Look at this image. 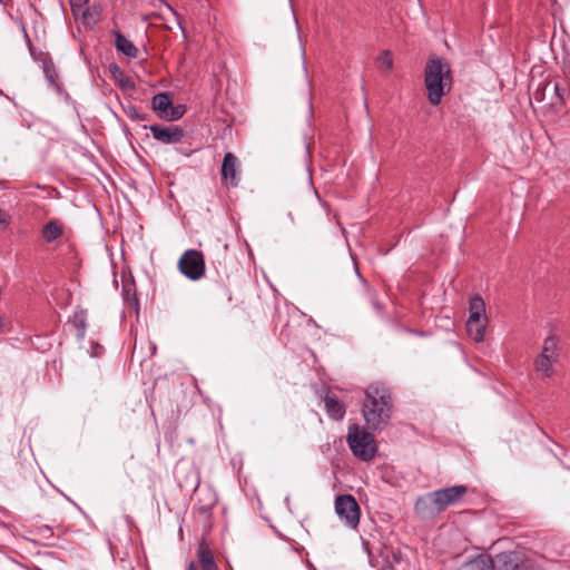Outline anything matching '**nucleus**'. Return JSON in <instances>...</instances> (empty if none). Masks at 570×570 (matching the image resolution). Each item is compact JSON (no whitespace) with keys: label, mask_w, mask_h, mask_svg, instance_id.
Here are the masks:
<instances>
[{"label":"nucleus","mask_w":570,"mask_h":570,"mask_svg":"<svg viewBox=\"0 0 570 570\" xmlns=\"http://www.w3.org/2000/svg\"><path fill=\"white\" fill-rule=\"evenodd\" d=\"M362 415L368 430H382L390 421L393 402L390 389L384 384H371L365 390Z\"/></svg>","instance_id":"1"},{"label":"nucleus","mask_w":570,"mask_h":570,"mask_svg":"<svg viewBox=\"0 0 570 570\" xmlns=\"http://www.w3.org/2000/svg\"><path fill=\"white\" fill-rule=\"evenodd\" d=\"M424 83L429 102L438 106L452 87V72L449 62L440 57L430 58L425 66Z\"/></svg>","instance_id":"2"},{"label":"nucleus","mask_w":570,"mask_h":570,"mask_svg":"<svg viewBox=\"0 0 570 570\" xmlns=\"http://www.w3.org/2000/svg\"><path fill=\"white\" fill-rule=\"evenodd\" d=\"M560 360L559 340L550 335L543 341L541 353L533 360V368L542 379L554 375V364Z\"/></svg>","instance_id":"3"},{"label":"nucleus","mask_w":570,"mask_h":570,"mask_svg":"<svg viewBox=\"0 0 570 570\" xmlns=\"http://www.w3.org/2000/svg\"><path fill=\"white\" fill-rule=\"evenodd\" d=\"M346 441L350 450L356 458L363 461H370L374 458L377 450L375 439L370 432L357 424L348 428Z\"/></svg>","instance_id":"4"},{"label":"nucleus","mask_w":570,"mask_h":570,"mask_svg":"<svg viewBox=\"0 0 570 570\" xmlns=\"http://www.w3.org/2000/svg\"><path fill=\"white\" fill-rule=\"evenodd\" d=\"M335 512L351 529L358 527L361 509L352 494H340L335 498Z\"/></svg>","instance_id":"5"},{"label":"nucleus","mask_w":570,"mask_h":570,"mask_svg":"<svg viewBox=\"0 0 570 570\" xmlns=\"http://www.w3.org/2000/svg\"><path fill=\"white\" fill-rule=\"evenodd\" d=\"M180 273L191 281H198L205 275V261L202 252L197 249L186 250L179 262Z\"/></svg>","instance_id":"6"},{"label":"nucleus","mask_w":570,"mask_h":570,"mask_svg":"<svg viewBox=\"0 0 570 570\" xmlns=\"http://www.w3.org/2000/svg\"><path fill=\"white\" fill-rule=\"evenodd\" d=\"M145 129H149L153 138L164 145H176L183 141L185 137V130L177 125L160 126L150 125L145 126Z\"/></svg>","instance_id":"7"},{"label":"nucleus","mask_w":570,"mask_h":570,"mask_svg":"<svg viewBox=\"0 0 570 570\" xmlns=\"http://www.w3.org/2000/svg\"><path fill=\"white\" fill-rule=\"evenodd\" d=\"M466 492L468 488L460 484L432 491L431 495L434 498V501L441 512H443L448 507L458 503Z\"/></svg>","instance_id":"8"},{"label":"nucleus","mask_w":570,"mask_h":570,"mask_svg":"<svg viewBox=\"0 0 570 570\" xmlns=\"http://www.w3.org/2000/svg\"><path fill=\"white\" fill-rule=\"evenodd\" d=\"M222 183L226 187L238 185V160L233 153H226L220 168Z\"/></svg>","instance_id":"9"},{"label":"nucleus","mask_w":570,"mask_h":570,"mask_svg":"<svg viewBox=\"0 0 570 570\" xmlns=\"http://www.w3.org/2000/svg\"><path fill=\"white\" fill-rule=\"evenodd\" d=\"M414 511L421 519H433L441 513L431 492L417 498L414 504Z\"/></svg>","instance_id":"10"},{"label":"nucleus","mask_w":570,"mask_h":570,"mask_svg":"<svg viewBox=\"0 0 570 570\" xmlns=\"http://www.w3.org/2000/svg\"><path fill=\"white\" fill-rule=\"evenodd\" d=\"M196 554L200 570H218L214 552L205 540L198 544Z\"/></svg>","instance_id":"11"},{"label":"nucleus","mask_w":570,"mask_h":570,"mask_svg":"<svg viewBox=\"0 0 570 570\" xmlns=\"http://www.w3.org/2000/svg\"><path fill=\"white\" fill-rule=\"evenodd\" d=\"M493 563L494 570H517L521 566L518 554L513 551L498 553Z\"/></svg>","instance_id":"12"},{"label":"nucleus","mask_w":570,"mask_h":570,"mask_svg":"<svg viewBox=\"0 0 570 570\" xmlns=\"http://www.w3.org/2000/svg\"><path fill=\"white\" fill-rule=\"evenodd\" d=\"M456 570H494V563L489 554H478L468 559Z\"/></svg>","instance_id":"13"},{"label":"nucleus","mask_w":570,"mask_h":570,"mask_svg":"<svg viewBox=\"0 0 570 570\" xmlns=\"http://www.w3.org/2000/svg\"><path fill=\"white\" fill-rule=\"evenodd\" d=\"M324 403L330 417L337 421L344 417L345 406L335 394L327 392L324 397Z\"/></svg>","instance_id":"14"},{"label":"nucleus","mask_w":570,"mask_h":570,"mask_svg":"<svg viewBox=\"0 0 570 570\" xmlns=\"http://www.w3.org/2000/svg\"><path fill=\"white\" fill-rule=\"evenodd\" d=\"M488 318H468L466 332L475 342H482L485 335Z\"/></svg>","instance_id":"15"},{"label":"nucleus","mask_w":570,"mask_h":570,"mask_svg":"<svg viewBox=\"0 0 570 570\" xmlns=\"http://www.w3.org/2000/svg\"><path fill=\"white\" fill-rule=\"evenodd\" d=\"M63 224L58 219H52L41 228V237L46 243H52L61 237Z\"/></svg>","instance_id":"16"},{"label":"nucleus","mask_w":570,"mask_h":570,"mask_svg":"<svg viewBox=\"0 0 570 570\" xmlns=\"http://www.w3.org/2000/svg\"><path fill=\"white\" fill-rule=\"evenodd\" d=\"M114 35L116 49L129 58H137L139 52L137 47L120 31H115Z\"/></svg>","instance_id":"17"},{"label":"nucleus","mask_w":570,"mask_h":570,"mask_svg":"<svg viewBox=\"0 0 570 570\" xmlns=\"http://www.w3.org/2000/svg\"><path fill=\"white\" fill-rule=\"evenodd\" d=\"M171 104L173 101L169 92H159L155 95L151 100L153 109L159 118H161V114H167Z\"/></svg>","instance_id":"18"},{"label":"nucleus","mask_w":570,"mask_h":570,"mask_svg":"<svg viewBox=\"0 0 570 570\" xmlns=\"http://www.w3.org/2000/svg\"><path fill=\"white\" fill-rule=\"evenodd\" d=\"M469 318H487L485 304L480 295H473L469 302Z\"/></svg>","instance_id":"19"},{"label":"nucleus","mask_w":570,"mask_h":570,"mask_svg":"<svg viewBox=\"0 0 570 570\" xmlns=\"http://www.w3.org/2000/svg\"><path fill=\"white\" fill-rule=\"evenodd\" d=\"M186 112V107L184 105H176L174 106L171 104V107L167 111V114H161V119H165L167 121H176L179 120L184 114Z\"/></svg>","instance_id":"20"},{"label":"nucleus","mask_w":570,"mask_h":570,"mask_svg":"<svg viewBox=\"0 0 570 570\" xmlns=\"http://www.w3.org/2000/svg\"><path fill=\"white\" fill-rule=\"evenodd\" d=\"M43 72L48 79V81L55 86V87H59V83H58V73L56 71V68H55V65L51 60L49 61H45L43 62Z\"/></svg>","instance_id":"21"},{"label":"nucleus","mask_w":570,"mask_h":570,"mask_svg":"<svg viewBox=\"0 0 570 570\" xmlns=\"http://www.w3.org/2000/svg\"><path fill=\"white\" fill-rule=\"evenodd\" d=\"M366 295H367V298L371 302V305L373 306V308L377 313H382L384 309L383 304L377 299L376 293L372 288H370L367 285H366Z\"/></svg>","instance_id":"22"},{"label":"nucleus","mask_w":570,"mask_h":570,"mask_svg":"<svg viewBox=\"0 0 570 570\" xmlns=\"http://www.w3.org/2000/svg\"><path fill=\"white\" fill-rule=\"evenodd\" d=\"M377 60L381 67L385 68L386 71H391L393 69V58L389 50L383 51Z\"/></svg>","instance_id":"23"},{"label":"nucleus","mask_w":570,"mask_h":570,"mask_svg":"<svg viewBox=\"0 0 570 570\" xmlns=\"http://www.w3.org/2000/svg\"><path fill=\"white\" fill-rule=\"evenodd\" d=\"M131 286L132 284L124 285V296L129 305L138 306V298L135 292L131 293Z\"/></svg>","instance_id":"24"},{"label":"nucleus","mask_w":570,"mask_h":570,"mask_svg":"<svg viewBox=\"0 0 570 570\" xmlns=\"http://www.w3.org/2000/svg\"><path fill=\"white\" fill-rule=\"evenodd\" d=\"M126 115H127L130 119H132V120H139V121H141V120H145V119H146V116L140 115V114L138 112V110L136 109V107H134V106H131V107H129L128 109H126Z\"/></svg>","instance_id":"25"},{"label":"nucleus","mask_w":570,"mask_h":570,"mask_svg":"<svg viewBox=\"0 0 570 570\" xmlns=\"http://www.w3.org/2000/svg\"><path fill=\"white\" fill-rule=\"evenodd\" d=\"M73 13H78L87 4L88 0H69Z\"/></svg>","instance_id":"26"},{"label":"nucleus","mask_w":570,"mask_h":570,"mask_svg":"<svg viewBox=\"0 0 570 570\" xmlns=\"http://www.w3.org/2000/svg\"><path fill=\"white\" fill-rule=\"evenodd\" d=\"M554 94L560 104H564V89L559 83H554Z\"/></svg>","instance_id":"27"},{"label":"nucleus","mask_w":570,"mask_h":570,"mask_svg":"<svg viewBox=\"0 0 570 570\" xmlns=\"http://www.w3.org/2000/svg\"><path fill=\"white\" fill-rule=\"evenodd\" d=\"M82 21L85 24H90V23H96V18L92 17L91 12L89 9H86L83 12H82Z\"/></svg>","instance_id":"28"},{"label":"nucleus","mask_w":570,"mask_h":570,"mask_svg":"<svg viewBox=\"0 0 570 570\" xmlns=\"http://www.w3.org/2000/svg\"><path fill=\"white\" fill-rule=\"evenodd\" d=\"M7 223V215L0 210V224Z\"/></svg>","instance_id":"29"},{"label":"nucleus","mask_w":570,"mask_h":570,"mask_svg":"<svg viewBox=\"0 0 570 570\" xmlns=\"http://www.w3.org/2000/svg\"><path fill=\"white\" fill-rule=\"evenodd\" d=\"M124 87H131L130 80L127 78L126 80H121Z\"/></svg>","instance_id":"30"},{"label":"nucleus","mask_w":570,"mask_h":570,"mask_svg":"<svg viewBox=\"0 0 570 570\" xmlns=\"http://www.w3.org/2000/svg\"><path fill=\"white\" fill-rule=\"evenodd\" d=\"M186 570H196V566L194 562H189Z\"/></svg>","instance_id":"31"},{"label":"nucleus","mask_w":570,"mask_h":570,"mask_svg":"<svg viewBox=\"0 0 570 570\" xmlns=\"http://www.w3.org/2000/svg\"><path fill=\"white\" fill-rule=\"evenodd\" d=\"M517 570H532L528 567H524L523 564H521Z\"/></svg>","instance_id":"32"},{"label":"nucleus","mask_w":570,"mask_h":570,"mask_svg":"<svg viewBox=\"0 0 570 570\" xmlns=\"http://www.w3.org/2000/svg\"><path fill=\"white\" fill-rule=\"evenodd\" d=\"M3 325H4L3 320L0 318V332L2 331Z\"/></svg>","instance_id":"33"},{"label":"nucleus","mask_w":570,"mask_h":570,"mask_svg":"<svg viewBox=\"0 0 570 570\" xmlns=\"http://www.w3.org/2000/svg\"><path fill=\"white\" fill-rule=\"evenodd\" d=\"M169 11L173 12V14H176V11H174L173 8H169Z\"/></svg>","instance_id":"34"},{"label":"nucleus","mask_w":570,"mask_h":570,"mask_svg":"<svg viewBox=\"0 0 570 570\" xmlns=\"http://www.w3.org/2000/svg\"><path fill=\"white\" fill-rule=\"evenodd\" d=\"M169 11L173 12V14H176V11H174L173 8H169Z\"/></svg>","instance_id":"35"},{"label":"nucleus","mask_w":570,"mask_h":570,"mask_svg":"<svg viewBox=\"0 0 570 570\" xmlns=\"http://www.w3.org/2000/svg\"><path fill=\"white\" fill-rule=\"evenodd\" d=\"M169 11L173 12V14H176V11H174L173 8H169Z\"/></svg>","instance_id":"36"}]
</instances>
